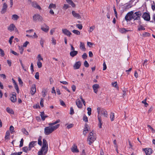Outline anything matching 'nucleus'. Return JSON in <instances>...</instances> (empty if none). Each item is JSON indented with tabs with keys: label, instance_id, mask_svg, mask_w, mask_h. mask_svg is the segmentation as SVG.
I'll return each instance as SVG.
<instances>
[{
	"label": "nucleus",
	"instance_id": "57",
	"mask_svg": "<svg viewBox=\"0 0 155 155\" xmlns=\"http://www.w3.org/2000/svg\"><path fill=\"white\" fill-rule=\"evenodd\" d=\"M84 65L86 67H88L89 64L87 61H85L84 63Z\"/></svg>",
	"mask_w": 155,
	"mask_h": 155
},
{
	"label": "nucleus",
	"instance_id": "1",
	"mask_svg": "<svg viewBox=\"0 0 155 155\" xmlns=\"http://www.w3.org/2000/svg\"><path fill=\"white\" fill-rule=\"evenodd\" d=\"M59 124H57L53 126L46 127L44 129V133L46 135H48L52 133L59 126Z\"/></svg>",
	"mask_w": 155,
	"mask_h": 155
},
{
	"label": "nucleus",
	"instance_id": "4",
	"mask_svg": "<svg viewBox=\"0 0 155 155\" xmlns=\"http://www.w3.org/2000/svg\"><path fill=\"white\" fill-rule=\"evenodd\" d=\"M97 112L98 114L100 113H101V114L103 115L105 117H108V114L107 111L104 109H101L100 107H98L97 108Z\"/></svg>",
	"mask_w": 155,
	"mask_h": 155
},
{
	"label": "nucleus",
	"instance_id": "35",
	"mask_svg": "<svg viewBox=\"0 0 155 155\" xmlns=\"http://www.w3.org/2000/svg\"><path fill=\"white\" fill-rule=\"evenodd\" d=\"M145 30V28H144V27L142 25H140L138 27V30L139 31L144 30Z\"/></svg>",
	"mask_w": 155,
	"mask_h": 155
},
{
	"label": "nucleus",
	"instance_id": "48",
	"mask_svg": "<svg viewBox=\"0 0 155 155\" xmlns=\"http://www.w3.org/2000/svg\"><path fill=\"white\" fill-rule=\"evenodd\" d=\"M19 50L20 53L21 54H22L24 50V49L23 48V47H22L19 46Z\"/></svg>",
	"mask_w": 155,
	"mask_h": 155
},
{
	"label": "nucleus",
	"instance_id": "32",
	"mask_svg": "<svg viewBox=\"0 0 155 155\" xmlns=\"http://www.w3.org/2000/svg\"><path fill=\"white\" fill-rule=\"evenodd\" d=\"M119 31L122 33H125L127 31H128V30H126L124 28H121L119 29Z\"/></svg>",
	"mask_w": 155,
	"mask_h": 155
},
{
	"label": "nucleus",
	"instance_id": "34",
	"mask_svg": "<svg viewBox=\"0 0 155 155\" xmlns=\"http://www.w3.org/2000/svg\"><path fill=\"white\" fill-rule=\"evenodd\" d=\"M31 150L30 148L29 147L28 148L27 147H25L23 148V151L25 153H27L28 151L30 150Z\"/></svg>",
	"mask_w": 155,
	"mask_h": 155
},
{
	"label": "nucleus",
	"instance_id": "20",
	"mask_svg": "<svg viewBox=\"0 0 155 155\" xmlns=\"http://www.w3.org/2000/svg\"><path fill=\"white\" fill-rule=\"evenodd\" d=\"M11 100L13 102H15L16 101V97L15 94H13L11 96Z\"/></svg>",
	"mask_w": 155,
	"mask_h": 155
},
{
	"label": "nucleus",
	"instance_id": "5",
	"mask_svg": "<svg viewBox=\"0 0 155 155\" xmlns=\"http://www.w3.org/2000/svg\"><path fill=\"white\" fill-rule=\"evenodd\" d=\"M142 15L141 12L140 11L136 12L134 14H132V16L133 19L134 20H139L140 18V17Z\"/></svg>",
	"mask_w": 155,
	"mask_h": 155
},
{
	"label": "nucleus",
	"instance_id": "23",
	"mask_svg": "<svg viewBox=\"0 0 155 155\" xmlns=\"http://www.w3.org/2000/svg\"><path fill=\"white\" fill-rule=\"evenodd\" d=\"M15 28V26L13 24H12L8 27V29L10 31H12L14 30Z\"/></svg>",
	"mask_w": 155,
	"mask_h": 155
},
{
	"label": "nucleus",
	"instance_id": "8",
	"mask_svg": "<svg viewBox=\"0 0 155 155\" xmlns=\"http://www.w3.org/2000/svg\"><path fill=\"white\" fill-rule=\"evenodd\" d=\"M142 17L144 20L147 21H149L150 19V17L149 14L146 12L143 13L142 15Z\"/></svg>",
	"mask_w": 155,
	"mask_h": 155
},
{
	"label": "nucleus",
	"instance_id": "55",
	"mask_svg": "<svg viewBox=\"0 0 155 155\" xmlns=\"http://www.w3.org/2000/svg\"><path fill=\"white\" fill-rule=\"evenodd\" d=\"M83 120L84 121L86 122H87L88 121V118L85 115H84V116H83Z\"/></svg>",
	"mask_w": 155,
	"mask_h": 155
},
{
	"label": "nucleus",
	"instance_id": "45",
	"mask_svg": "<svg viewBox=\"0 0 155 155\" xmlns=\"http://www.w3.org/2000/svg\"><path fill=\"white\" fill-rule=\"evenodd\" d=\"M74 113V111L72 107H71L70 109V114L71 115H72Z\"/></svg>",
	"mask_w": 155,
	"mask_h": 155
},
{
	"label": "nucleus",
	"instance_id": "33",
	"mask_svg": "<svg viewBox=\"0 0 155 155\" xmlns=\"http://www.w3.org/2000/svg\"><path fill=\"white\" fill-rule=\"evenodd\" d=\"M110 118L111 121H113L114 118V114L113 113H111L110 115Z\"/></svg>",
	"mask_w": 155,
	"mask_h": 155
},
{
	"label": "nucleus",
	"instance_id": "50",
	"mask_svg": "<svg viewBox=\"0 0 155 155\" xmlns=\"http://www.w3.org/2000/svg\"><path fill=\"white\" fill-rule=\"evenodd\" d=\"M142 102L143 103V104H144L145 105V106L146 107H147V106H148V104L146 102V99H145L143 101H142Z\"/></svg>",
	"mask_w": 155,
	"mask_h": 155
},
{
	"label": "nucleus",
	"instance_id": "31",
	"mask_svg": "<svg viewBox=\"0 0 155 155\" xmlns=\"http://www.w3.org/2000/svg\"><path fill=\"white\" fill-rule=\"evenodd\" d=\"M19 18V17L17 15H12V19L14 20H16Z\"/></svg>",
	"mask_w": 155,
	"mask_h": 155
},
{
	"label": "nucleus",
	"instance_id": "49",
	"mask_svg": "<svg viewBox=\"0 0 155 155\" xmlns=\"http://www.w3.org/2000/svg\"><path fill=\"white\" fill-rule=\"evenodd\" d=\"M44 101V99L42 98H41V101H40V104L41 106L42 107H43L44 106V104H43Z\"/></svg>",
	"mask_w": 155,
	"mask_h": 155
},
{
	"label": "nucleus",
	"instance_id": "42",
	"mask_svg": "<svg viewBox=\"0 0 155 155\" xmlns=\"http://www.w3.org/2000/svg\"><path fill=\"white\" fill-rule=\"evenodd\" d=\"M47 91L45 90H43L42 92V96L43 97H45V96L46 95V93H47Z\"/></svg>",
	"mask_w": 155,
	"mask_h": 155
},
{
	"label": "nucleus",
	"instance_id": "19",
	"mask_svg": "<svg viewBox=\"0 0 155 155\" xmlns=\"http://www.w3.org/2000/svg\"><path fill=\"white\" fill-rule=\"evenodd\" d=\"M144 151L146 155H150L152 153V150L151 148H145L144 149Z\"/></svg>",
	"mask_w": 155,
	"mask_h": 155
},
{
	"label": "nucleus",
	"instance_id": "25",
	"mask_svg": "<svg viewBox=\"0 0 155 155\" xmlns=\"http://www.w3.org/2000/svg\"><path fill=\"white\" fill-rule=\"evenodd\" d=\"M98 119L99 122L98 124L99 127L100 128H101L102 127V122L101 117H99L98 115Z\"/></svg>",
	"mask_w": 155,
	"mask_h": 155
},
{
	"label": "nucleus",
	"instance_id": "63",
	"mask_svg": "<svg viewBox=\"0 0 155 155\" xmlns=\"http://www.w3.org/2000/svg\"><path fill=\"white\" fill-rule=\"evenodd\" d=\"M71 88L73 92H74L75 91L76 87L75 85H73L71 86Z\"/></svg>",
	"mask_w": 155,
	"mask_h": 155
},
{
	"label": "nucleus",
	"instance_id": "17",
	"mask_svg": "<svg viewBox=\"0 0 155 155\" xmlns=\"http://www.w3.org/2000/svg\"><path fill=\"white\" fill-rule=\"evenodd\" d=\"M94 92L97 94L98 92V89L99 88V86L98 84H94L92 86Z\"/></svg>",
	"mask_w": 155,
	"mask_h": 155
},
{
	"label": "nucleus",
	"instance_id": "30",
	"mask_svg": "<svg viewBox=\"0 0 155 155\" xmlns=\"http://www.w3.org/2000/svg\"><path fill=\"white\" fill-rule=\"evenodd\" d=\"M60 122V120H58L54 122L50 123L48 125L50 126H52L59 123Z\"/></svg>",
	"mask_w": 155,
	"mask_h": 155
},
{
	"label": "nucleus",
	"instance_id": "13",
	"mask_svg": "<svg viewBox=\"0 0 155 155\" xmlns=\"http://www.w3.org/2000/svg\"><path fill=\"white\" fill-rule=\"evenodd\" d=\"M81 65V62L80 61L76 62L73 66L74 69H79Z\"/></svg>",
	"mask_w": 155,
	"mask_h": 155
},
{
	"label": "nucleus",
	"instance_id": "24",
	"mask_svg": "<svg viewBox=\"0 0 155 155\" xmlns=\"http://www.w3.org/2000/svg\"><path fill=\"white\" fill-rule=\"evenodd\" d=\"M37 143L36 141H33L31 142L29 144V147L31 149V148L34 147L36 145Z\"/></svg>",
	"mask_w": 155,
	"mask_h": 155
},
{
	"label": "nucleus",
	"instance_id": "27",
	"mask_svg": "<svg viewBox=\"0 0 155 155\" xmlns=\"http://www.w3.org/2000/svg\"><path fill=\"white\" fill-rule=\"evenodd\" d=\"M56 7V5L55 4L53 3L50 4L48 8L50 9H52V8L55 9Z\"/></svg>",
	"mask_w": 155,
	"mask_h": 155
},
{
	"label": "nucleus",
	"instance_id": "60",
	"mask_svg": "<svg viewBox=\"0 0 155 155\" xmlns=\"http://www.w3.org/2000/svg\"><path fill=\"white\" fill-rule=\"evenodd\" d=\"M103 70L104 71L107 68V66L105 62H104L103 63Z\"/></svg>",
	"mask_w": 155,
	"mask_h": 155
},
{
	"label": "nucleus",
	"instance_id": "21",
	"mask_svg": "<svg viewBox=\"0 0 155 155\" xmlns=\"http://www.w3.org/2000/svg\"><path fill=\"white\" fill-rule=\"evenodd\" d=\"M80 48L82 51H86V48L85 47L84 44V43L80 42Z\"/></svg>",
	"mask_w": 155,
	"mask_h": 155
},
{
	"label": "nucleus",
	"instance_id": "40",
	"mask_svg": "<svg viewBox=\"0 0 155 155\" xmlns=\"http://www.w3.org/2000/svg\"><path fill=\"white\" fill-rule=\"evenodd\" d=\"M41 137H40L38 140V143L40 146H41L42 145V141H41Z\"/></svg>",
	"mask_w": 155,
	"mask_h": 155
},
{
	"label": "nucleus",
	"instance_id": "3",
	"mask_svg": "<svg viewBox=\"0 0 155 155\" xmlns=\"http://www.w3.org/2000/svg\"><path fill=\"white\" fill-rule=\"evenodd\" d=\"M33 19L34 21H41L43 20L42 17L39 14H35L33 16Z\"/></svg>",
	"mask_w": 155,
	"mask_h": 155
},
{
	"label": "nucleus",
	"instance_id": "47",
	"mask_svg": "<svg viewBox=\"0 0 155 155\" xmlns=\"http://www.w3.org/2000/svg\"><path fill=\"white\" fill-rule=\"evenodd\" d=\"M37 64L38 67L39 68H41L42 66V63L41 61H37Z\"/></svg>",
	"mask_w": 155,
	"mask_h": 155
},
{
	"label": "nucleus",
	"instance_id": "29",
	"mask_svg": "<svg viewBox=\"0 0 155 155\" xmlns=\"http://www.w3.org/2000/svg\"><path fill=\"white\" fill-rule=\"evenodd\" d=\"M40 115L41 119L43 120H45V118L48 117L47 116L45 115L44 113L43 112L41 113Z\"/></svg>",
	"mask_w": 155,
	"mask_h": 155
},
{
	"label": "nucleus",
	"instance_id": "22",
	"mask_svg": "<svg viewBox=\"0 0 155 155\" xmlns=\"http://www.w3.org/2000/svg\"><path fill=\"white\" fill-rule=\"evenodd\" d=\"M78 53V51H71L70 52V54L71 57H73L76 55Z\"/></svg>",
	"mask_w": 155,
	"mask_h": 155
},
{
	"label": "nucleus",
	"instance_id": "14",
	"mask_svg": "<svg viewBox=\"0 0 155 155\" xmlns=\"http://www.w3.org/2000/svg\"><path fill=\"white\" fill-rule=\"evenodd\" d=\"M41 29L43 31L47 32L49 30V27L45 24H44L41 27Z\"/></svg>",
	"mask_w": 155,
	"mask_h": 155
},
{
	"label": "nucleus",
	"instance_id": "10",
	"mask_svg": "<svg viewBox=\"0 0 155 155\" xmlns=\"http://www.w3.org/2000/svg\"><path fill=\"white\" fill-rule=\"evenodd\" d=\"M31 5L32 7L38 9L39 10H41V8L40 6L38 5L37 3L35 1L31 2Z\"/></svg>",
	"mask_w": 155,
	"mask_h": 155
},
{
	"label": "nucleus",
	"instance_id": "41",
	"mask_svg": "<svg viewBox=\"0 0 155 155\" xmlns=\"http://www.w3.org/2000/svg\"><path fill=\"white\" fill-rule=\"evenodd\" d=\"M87 114L88 115L90 116L91 114V109L90 107H88L87 109Z\"/></svg>",
	"mask_w": 155,
	"mask_h": 155
},
{
	"label": "nucleus",
	"instance_id": "43",
	"mask_svg": "<svg viewBox=\"0 0 155 155\" xmlns=\"http://www.w3.org/2000/svg\"><path fill=\"white\" fill-rule=\"evenodd\" d=\"M112 86L115 88L118 87L117 86V82H114L112 83Z\"/></svg>",
	"mask_w": 155,
	"mask_h": 155
},
{
	"label": "nucleus",
	"instance_id": "51",
	"mask_svg": "<svg viewBox=\"0 0 155 155\" xmlns=\"http://www.w3.org/2000/svg\"><path fill=\"white\" fill-rule=\"evenodd\" d=\"M22 131L24 134H25L26 135L28 134V132L26 131V129L25 128H23L22 129Z\"/></svg>",
	"mask_w": 155,
	"mask_h": 155
},
{
	"label": "nucleus",
	"instance_id": "15",
	"mask_svg": "<svg viewBox=\"0 0 155 155\" xmlns=\"http://www.w3.org/2000/svg\"><path fill=\"white\" fill-rule=\"evenodd\" d=\"M76 104L78 107L79 108H81L82 107V104L80 100L78 99L76 101Z\"/></svg>",
	"mask_w": 155,
	"mask_h": 155
},
{
	"label": "nucleus",
	"instance_id": "54",
	"mask_svg": "<svg viewBox=\"0 0 155 155\" xmlns=\"http://www.w3.org/2000/svg\"><path fill=\"white\" fill-rule=\"evenodd\" d=\"M24 140L23 138L21 139L20 141V144L19 146L20 147H21L23 146Z\"/></svg>",
	"mask_w": 155,
	"mask_h": 155
},
{
	"label": "nucleus",
	"instance_id": "62",
	"mask_svg": "<svg viewBox=\"0 0 155 155\" xmlns=\"http://www.w3.org/2000/svg\"><path fill=\"white\" fill-rule=\"evenodd\" d=\"M44 40L42 39L41 38L40 41V44L41 45L42 47H43V44H44Z\"/></svg>",
	"mask_w": 155,
	"mask_h": 155
},
{
	"label": "nucleus",
	"instance_id": "26",
	"mask_svg": "<svg viewBox=\"0 0 155 155\" xmlns=\"http://www.w3.org/2000/svg\"><path fill=\"white\" fill-rule=\"evenodd\" d=\"M6 110L7 112H8L9 114H13L14 113L13 110L9 107H7Z\"/></svg>",
	"mask_w": 155,
	"mask_h": 155
},
{
	"label": "nucleus",
	"instance_id": "46",
	"mask_svg": "<svg viewBox=\"0 0 155 155\" xmlns=\"http://www.w3.org/2000/svg\"><path fill=\"white\" fill-rule=\"evenodd\" d=\"M76 27L79 29H81L82 28L83 26L81 24H78L76 25Z\"/></svg>",
	"mask_w": 155,
	"mask_h": 155
},
{
	"label": "nucleus",
	"instance_id": "2",
	"mask_svg": "<svg viewBox=\"0 0 155 155\" xmlns=\"http://www.w3.org/2000/svg\"><path fill=\"white\" fill-rule=\"evenodd\" d=\"M96 139L95 135H94L92 132L89 133L88 136L87 141L89 145H91V144L95 141Z\"/></svg>",
	"mask_w": 155,
	"mask_h": 155
},
{
	"label": "nucleus",
	"instance_id": "59",
	"mask_svg": "<svg viewBox=\"0 0 155 155\" xmlns=\"http://www.w3.org/2000/svg\"><path fill=\"white\" fill-rule=\"evenodd\" d=\"M74 126V124H71L68 125L67 128L69 129L73 127Z\"/></svg>",
	"mask_w": 155,
	"mask_h": 155
},
{
	"label": "nucleus",
	"instance_id": "11",
	"mask_svg": "<svg viewBox=\"0 0 155 155\" xmlns=\"http://www.w3.org/2000/svg\"><path fill=\"white\" fill-rule=\"evenodd\" d=\"M71 13L73 16L76 18L79 19L81 18V17L80 15L79 14L76 13L75 11H72Z\"/></svg>",
	"mask_w": 155,
	"mask_h": 155
},
{
	"label": "nucleus",
	"instance_id": "37",
	"mask_svg": "<svg viewBox=\"0 0 155 155\" xmlns=\"http://www.w3.org/2000/svg\"><path fill=\"white\" fill-rule=\"evenodd\" d=\"M37 58H38V61H40L41 60H43V58L41 57V54H39L38 55Z\"/></svg>",
	"mask_w": 155,
	"mask_h": 155
},
{
	"label": "nucleus",
	"instance_id": "64",
	"mask_svg": "<svg viewBox=\"0 0 155 155\" xmlns=\"http://www.w3.org/2000/svg\"><path fill=\"white\" fill-rule=\"evenodd\" d=\"M18 81L20 84L22 85L23 84V82L20 77L18 78Z\"/></svg>",
	"mask_w": 155,
	"mask_h": 155
},
{
	"label": "nucleus",
	"instance_id": "61",
	"mask_svg": "<svg viewBox=\"0 0 155 155\" xmlns=\"http://www.w3.org/2000/svg\"><path fill=\"white\" fill-rule=\"evenodd\" d=\"M12 82L13 83L14 87H17V86H18V85L17 84V83L15 80L13 78L12 79Z\"/></svg>",
	"mask_w": 155,
	"mask_h": 155
},
{
	"label": "nucleus",
	"instance_id": "9",
	"mask_svg": "<svg viewBox=\"0 0 155 155\" xmlns=\"http://www.w3.org/2000/svg\"><path fill=\"white\" fill-rule=\"evenodd\" d=\"M62 32L64 34L69 37H70L71 35V33L66 28L63 29Z\"/></svg>",
	"mask_w": 155,
	"mask_h": 155
},
{
	"label": "nucleus",
	"instance_id": "53",
	"mask_svg": "<svg viewBox=\"0 0 155 155\" xmlns=\"http://www.w3.org/2000/svg\"><path fill=\"white\" fill-rule=\"evenodd\" d=\"M94 28H95L94 26H93L91 27L90 28L89 30L88 31L89 32H92L93 31V30H94Z\"/></svg>",
	"mask_w": 155,
	"mask_h": 155
},
{
	"label": "nucleus",
	"instance_id": "56",
	"mask_svg": "<svg viewBox=\"0 0 155 155\" xmlns=\"http://www.w3.org/2000/svg\"><path fill=\"white\" fill-rule=\"evenodd\" d=\"M35 78L37 79H38L39 78V73L38 72H37L35 75Z\"/></svg>",
	"mask_w": 155,
	"mask_h": 155
},
{
	"label": "nucleus",
	"instance_id": "7",
	"mask_svg": "<svg viewBox=\"0 0 155 155\" xmlns=\"http://www.w3.org/2000/svg\"><path fill=\"white\" fill-rule=\"evenodd\" d=\"M133 13V12H131L130 13H128L125 16V19L127 21H130L133 18L132 14Z\"/></svg>",
	"mask_w": 155,
	"mask_h": 155
},
{
	"label": "nucleus",
	"instance_id": "12",
	"mask_svg": "<svg viewBox=\"0 0 155 155\" xmlns=\"http://www.w3.org/2000/svg\"><path fill=\"white\" fill-rule=\"evenodd\" d=\"M8 6L5 3H4L3 5L1 11V13L2 14L5 13L7 10Z\"/></svg>",
	"mask_w": 155,
	"mask_h": 155
},
{
	"label": "nucleus",
	"instance_id": "18",
	"mask_svg": "<svg viewBox=\"0 0 155 155\" xmlns=\"http://www.w3.org/2000/svg\"><path fill=\"white\" fill-rule=\"evenodd\" d=\"M71 151L74 153H78L79 151L78 149H77V146L75 144H74L71 148Z\"/></svg>",
	"mask_w": 155,
	"mask_h": 155
},
{
	"label": "nucleus",
	"instance_id": "6",
	"mask_svg": "<svg viewBox=\"0 0 155 155\" xmlns=\"http://www.w3.org/2000/svg\"><path fill=\"white\" fill-rule=\"evenodd\" d=\"M48 150V147H42L40 151H38V155H42V154L45 155L47 152Z\"/></svg>",
	"mask_w": 155,
	"mask_h": 155
},
{
	"label": "nucleus",
	"instance_id": "58",
	"mask_svg": "<svg viewBox=\"0 0 155 155\" xmlns=\"http://www.w3.org/2000/svg\"><path fill=\"white\" fill-rule=\"evenodd\" d=\"M87 57V54L86 53H84L82 55V58L84 59H85Z\"/></svg>",
	"mask_w": 155,
	"mask_h": 155
},
{
	"label": "nucleus",
	"instance_id": "44",
	"mask_svg": "<svg viewBox=\"0 0 155 155\" xmlns=\"http://www.w3.org/2000/svg\"><path fill=\"white\" fill-rule=\"evenodd\" d=\"M69 7V5L67 4H64L63 7V9L64 10H65L67 9Z\"/></svg>",
	"mask_w": 155,
	"mask_h": 155
},
{
	"label": "nucleus",
	"instance_id": "52",
	"mask_svg": "<svg viewBox=\"0 0 155 155\" xmlns=\"http://www.w3.org/2000/svg\"><path fill=\"white\" fill-rule=\"evenodd\" d=\"M0 54L1 56L2 57H3L5 55V54L4 52V51L2 50L0 48Z\"/></svg>",
	"mask_w": 155,
	"mask_h": 155
},
{
	"label": "nucleus",
	"instance_id": "39",
	"mask_svg": "<svg viewBox=\"0 0 155 155\" xmlns=\"http://www.w3.org/2000/svg\"><path fill=\"white\" fill-rule=\"evenodd\" d=\"M9 130L11 134H13L14 132V127L12 126H11L10 127Z\"/></svg>",
	"mask_w": 155,
	"mask_h": 155
},
{
	"label": "nucleus",
	"instance_id": "28",
	"mask_svg": "<svg viewBox=\"0 0 155 155\" xmlns=\"http://www.w3.org/2000/svg\"><path fill=\"white\" fill-rule=\"evenodd\" d=\"M42 147H48V144L47 141L45 139H43V140Z\"/></svg>",
	"mask_w": 155,
	"mask_h": 155
},
{
	"label": "nucleus",
	"instance_id": "16",
	"mask_svg": "<svg viewBox=\"0 0 155 155\" xmlns=\"http://www.w3.org/2000/svg\"><path fill=\"white\" fill-rule=\"evenodd\" d=\"M36 91V88L35 84H33L32 85L31 87L30 93L32 95H34Z\"/></svg>",
	"mask_w": 155,
	"mask_h": 155
},
{
	"label": "nucleus",
	"instance_id": "36",
	"mask_svg": "<svg viewBox=\"0 0 155 155\" xmlns=\"http://www.w3.org/2000/svg\"><path fill=\"white\" fill-rule=\"evenodd\" d=\"M72 32L74 34L76 35H80V32L77 30H74L72 31Z\"/></svg>",
	"mask_w": 155,
	"mask_h": 155
},
{
	"label": "nucleus",
	"instance_id": "38",
	"mask_svg": "<svg viewBox=\"0 0 155 155\" xmlns=\"http://www.w3.org/2000/svg\"><path fill=\"white\" fill-rule=\"evenodd\" d=\"M150 34L147 32H144L142 34V35L144 37H149L150 36Z\"/></svg>",
	"mask_w": 155,
	"mask_h": 155
}]
</instances>
